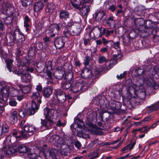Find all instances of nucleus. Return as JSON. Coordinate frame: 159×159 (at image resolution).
<instances>
[{"mask_svg":"<svg viewBox=\"0 0 159 159\" xmlns=\"http://www.w3.org/2000/svg\"><path fill=\"white\" fill-rule=\"evenodd\" d=\"M12 18L10 17L6 18L4 20L5 24L7 26L10 25L12 23Z\"/></svg>","mask_w":159,"mask_h":159,"instance_id":"09e8293b","label":"nucleus"},{"mask_svg":"<svg viewBox=\"0 0 159 159\" xmlns=\"http://www.w3.org/2000/svg\"><path fill=\"white\" fill-rule=\"evenodd\" d=\"M3 100V99L2 100V99H0V108H1L0 110V113H2L4 110L3 107L4 105H5V104Z\"/></svg>","mask_w":159,"mask_h":159,"instance_id":"5fc2aeb1","label":"nucleus"},{"mask_svg":"<svg viewBox=\"0 0 159 159\" xmlns=\"http://www.w3.org/2000/svg\"><path fill=\"white\" fill-rule=\"evenodd\" d=\"M135 72L139 76H142L143 80L146 81H148V80L147 81V79H146L144 75V70L143 69H140V68H138L136 69L135 70Z\"/></svg>","mask_w":159,"mask_h":159,"instance_id":"4c0bfd02","label":"nucleus"},{"mask_svg":"<svg viewBox=\"0 0 159 159\" xmlns=\"http://www.w3.org/2000/svg\"><path fill=\"white\" fill-rule=\"evenodd\" d=\"M21 79L22 82L28 83L30 82L31 80V76L27 73L24 74L21 76Z\"/></svg>","mask_w":159,"mask_h":159,"instance_id":"cd10ccee","label":"nucleus"},{"mask_svg":"<svg viewBox=\"0 0 159 159\" xmlns=\"http://www.w3.org/2000/svg\"><path fill=\"white\" fill-rule=\"evenodd\" d=\"M111 104L112 107L114 109L117 110H120L122 106V104L120 102L115 101H112Z\"/></svg>","mask_w":159,"mask_h":159,"instance_id":"e433bc0d","label":"nucleus"},{"mask_svg":"<svg viewBox=\"0 0 159 159\" xmlns=\"http://www.w3.org/2000/svg\"><path fill=\"white\" fill-rule=\"evenodd\" d=\"M136 12L139 16H140L143 15L144 12L143 7L142 6L137 7L136 10Z\"/></svg>","mask_w":159,"mask_h":159,"instance_id":"c03bdc74","label":"nucleus"},{"mask_svg":"<svg viewBox=\"0 0 159 159\" xmlns=\"http://www.w3.org/2000/svg\"><path fill=\"white\" fill-rule=\"evenodd\" d=\"M98 150L96 149L91 153V156L94 157V158H97L99 156L98 152Z\"/></svg>","mask_w":159,"mask_h":159,"instance_id":"bf43d9fd","label":"nucleus"},{"mask_svg":"<svg viewBox=\"0 0 159 159\" xmlns=\"http://www.w3.org/2000/svg\"><path fill=\"white\" fill-rule=\"evenodd\" d=\"M72 82L69 81H63L61 83V87L64 90H67L72 85Z\"/></svg>","mask_w":159,"mask_h":159,"instance_id":"f704fd0d","label":"nucleus"},{"mask_svg":"<svg viewBox=\"0 0 159 159\" xmlns=\"http://www.w3.org/2000/svg\"><path fill=\"white\" fill-rule=\"evenodd\" d=\"M106 16L105 13L102 11H98L95 13V18L98 21H101L104 18H105Z\"/></svg>","mask_w":159,"mask_h":159,"instance_id":"f3484780","label":"nucleus"},{"mask_svg":"<svg viewBox=\"0 0 159 159\" xmlns=\"http://www.w3.org/2000/svg\"><path fill=\"white\" fill-rule=\"evenodd\" d=\"M13 39L9 43H11L12 45L14 44L15 41L19 44L21 43L24 41L25 40V36L20 31H19L18 34L17 36H16L15 33L13 35Z\"/></svg>","mask_w":159,"mask_h":159,"instance_id":"6e6552de","label":"nucleus"},{"mask_svg":"<svg viewBox=\"0 0 159 159\" xmlns=\"http://www.w3.org/2000/svg\"><path fill=\"white\" fill-rule=\"evenodd\" d=\"M28 157L31 159H43L40 156L35 153H29L28 155Z\"/></svg>","mask_w":159,"mask_h":159,"instance_id":"79ce46f5","label":"nucleus"},{"mask_svg":"<svg viewBox=\"0 0 159 159\" xmlns=\"http://www.w3.org/2000/svg\"><path fill=\"white\" fill-rule=\"evenodd\" d=\"M64 68L65 70H66L67 71L68 70H70L72 69V66L69 64H67L64 66Z\"/></svg>","mask_w":159,"mask_h":159,"instance_id":"69168bd1","label":"nucleus"},{"mask_svg":"<svg viewBox=\"0 0 159 159\" xmlns=\"http://www.w3.org/2000/svg\"><path fill=\"white\" fill-rule=\"evenodd\" d=\"M80 74L82 77L85 79L91 78L92 76L91 70L86 68H85L82 70Z\"/></svg>","mask_w":159,"mask_h":159,"instance_id":"f8f14e48","label":"nucleus"},{"mask_svg":"<svg viewBox=\"0 0 159 159\" xmlns=\"http://www.w3.org/2000/svg\"><path fill=\"white\" fill-rule=\"evenodd\" d=\"M88 129L91 134H93L102 135L103 134V132L98 129V127L92 124H89Z\"/></svg>","mask_w":159,"mask_h":159,"instance_id":"9d476101","label":"nucleus"},{"mask_svg":"<svg viewBox=\"0 0 159 159\" xmlns=\"http://www.w3.org/2000/svg\"><path fill=\"white\" fill-rule=\"evenodd\" d=\"M44 2L48 4L46 11L47 12H52L55 8L54 5L51 2L53 0H44Z\"/></svg>","mask_w":159,"mask_h":159,"instance_id":"6ab92c4d","label":"nucleus"},{"mask_svg":"<svg viewBox=\"0 0 159 159\" xmlns=\"http://www.w3.org/2000/svg\"><path fill=\"white\" fill-rule=\"evenodd\" d=\"M54 44L57 48L60 49L64 46L65 42L62 37H59L56 39Z\"/></svg>","mask_w":159,"mask_h":159,"instance_id":"dca6fc26","label":"nucleus"},{"mask_svg":"<svg viewBox=\"0 0 159 159\" xmlns=\"http://www.w3.org/2000/svg\"><path fill=\"white\" fill-rule=\"evenodd\" d=\"M44 4L41 1H38L34 4V9L35 11L38 12L42 10L44 7Z\"/></svg>","mask_w":159,"mask_h":159,"instance_id":"aec40b11","label":"nucleus"},{"mask_svg":"<svg viewBox=\"0 0 159 159\" xmlns=\"http://www.w3.org/2000/svg\"><path fill=\"white\" fill-rule=\"evenodd\" d=\"M53 120L49 119L46 120L41 119V124L42 126L44 127L46 129H48L53 124Z\"/></svg>","mask_w":159,"mask_h":159,"instance_id":"2eb2a0df","label":"nucleus"},{"mask_svg":"<svg viewBox=\"0 0 159 159\" xmlns=\"http://www.w3.org/2000/svg\"><path fill=\"white\" fill-rule=\"evenodd\" d=\"M91 58L88 56H86L85 57V59L84 63V64L85 66H88L89 65V62L91 61Z\"/></svg>","mask_w":159,"mask_h":159,"instance_id":"6e6d98bb","label":"nucleus"},{"mask_svg":"<svg viewBox=\"0 0 159 159\" xmlns=\"http://www.w3.org/2000/svg\"><path fill=\"white\" fill-rule=\"evenodd\" d=\"M78 121L77 125L78 127L81 128L84 125V123L82 120L80 119H77L76 120V122Z\"/></svg>","mask_w":159,"mask_h":159,"instance_id":"0e129e2a","label":"nucleus"},{"mask_svg":"<svg viewBox=\"0 0 159 159\" xmlns=\"http://www.w3.org/2000/svg\"><path fill=\"white\" fill-rule=\"evenodd\" d=\"M114 31L112 30H107L105 34V36L106 37H108L111 34H113L114 33Z\"/></svg>","mask_w":159,"mask_h":159,"instance_id":"774afa93","label":"nucleus"},{"mask_svg":"<svg viewBox=\"0 0 159 159\" xmlns=\"http://www.w3.org/2000/svg\"><path fill=\"white\" fill-rule=\"evenodd\" d=\"M58 107L56 105L55 108L51 109L46 107L43 109V114L45 116V119H49L52 120L54 116L55 112L56 111L58 113L59 111L58 109Z\"/></svg>","mask_w":159,"mask_h":159,"instance_id":"39448f33","label":"nucleus"},{"mask_svg":"<svg viewBox=\"0 0 159 159\" xmlns=\"http://www.w3.org/2000/svg\"><path fill=\"white\" fill-rule=\"evenodd\" d=\"M7 64V67L8 70L10 72L11 71V66L13 60L11 59H7L5 60Z\"/></svg>","mask_w":159,"mask_h":159,"instance_id":"a18cd8bd","label":"nucleus"},{"mask_svg":"<svg viewBox=\"0 0 159 159\" xmlns=\"http://www.w3.org/2000/svg\"><path fill=\"white\" fill-rule=\"evenodd\" d=\"M135 144V142H132L129 144L124 147L121 150V152H123L121 154H123L124 153L127 152L129 151H131L133 148Z\"/></svg>","mask_w":159,"mask_h":159,"instance_id":"a211bd4d","label":"nucleus"},{"mask_svg":"<svg viewBox=\"0 0 159 159\" xmlns=\"http://www.w3.org/2000/svg\"><path fill=\"white\" fill-rule=\"evenodd\" d=\"M64 74V72H63L58 71L55 73L54 75L56 76V78L57 79H61L63 77Z\"/></svg>","mask_w":159,"mask_h":159,"instance_id":"49530a36","label":"nucleus"},{"mask_svg":"<svg viewBox=\"0 0 159 159\" xmlns=\"http://www.w3.org/2000/svg\"><path fill=\"white\" fill-rule=\"evenodd\" d=\"M0 128L3 134L7 133L9 130V126L5 122L3 123L2 125H0Z\"/></svg>","mask_w":159,"mask_h":159,"instance_id":"473e14b6","label":"nucleus"},{"mask_svg":"<svg viewBox=\"0 0 159 159\" xmlns=\"http://www.w3.org/2000/svg\"><path fill=\"white\" fill-rule=\"evenodd\" d=\"M74 23L72 22H70L68 23V24L67 25V26L66 27V29L65 30V31L67 30L68 29H69L70 30V29L71 28L72 29V27L74 26Z\"/></svg>","mask_w":159,"mask_h":159,"instance_id":"e2e57ef3","label":"nucleus"},{"mask_svg":"<svg viewBox=\"0 0 159 159\" xmlns=\"http://www.w3.org/2000/svg\"><path fill=\"white\" fill-rule=\"evenodd\" d=\"M17 151H19L21 153H26L29 151L28 148L23 145L19 146L18 148H17Z\"/></svg>","mask_w":159,"mask_h":159,"instance_id":"c9c22d12","label":"nucleus"},{"mask_svg":"<svg viewBox=\"0 0 159 159\" xmlns=\"http://www.w3.org/2000/svg\"><path fill=\"white\" fill-rule=\"evenodd\" d=\"M17 147L16 146H10L4 149L5 155H11L17 151Z\"/></svg>","mask_w":159,"mask_h":159,"instance_id":"4468645a","label":"nucleus"},{"mask_svg":"<svg viewBox=\"0 0 159 159\" xmlns=\"http://www.w3.org/2000/svg\"><path fill=\"white\" fill-rule=\"evenodd\" d=\"M130 81V80H127L126 81V85L128 87L127 93L126 94V98L128 100L132 98L135 97L139 88L138 86L134 84L129 85L128 84H129Z\"/></svg>","mask_w":159,"mask_h":159,"instance_id":"f03ea898","label":"nucleus"},{"mask_svg":"<svg viewBox=\"0 0 159 159\" xmlns=\"http://www.w3.org/2000/svg\"><path fill=\"white\" fill-rule=\"evenodd\" d=\"M17 102L16 101L13 99H11L9 102V104L12 106H15L17 105Z\"/></svg>","mask_w":159,"mask_h":159,"instance_id":"680f3d73","label":"nucleus"},{"mask_svg":"<svg viewBox=\"0 0 159 159\" xmlns=\"http://www.w3.org/2000/svg\"><path fill=\"white\" fill-rule=\"evenodd\" d=\"M102 41L104 44H108L106 46L108 48H111L113 46V42L111 40H107L104 38H102Z\"/></svg>","mask_w":159,"mask_h":159,"instance_id":"a19ab883","label":"nucleus"},{"mask_svg":"<svg viewBox=\"0 0 159 159\" xmlns=\"http://www.w3.org/2000/svg\"><path fill=\"white\" fill-rule=\"evenodd\" d=\"M48 152L49 159H57V151L56 150H49Z\"/></svg>","mask_w":159,"mask_h":159,"instance_id":"2f4dec72","label":"nucleus"},{"mask_svg":"<svg viewBox=\"0 0 159 159\" xmlns=\"http://www.w3.org/2000/svg\"><path fill=\"white\" fill-rule=\"evenodd\" d=\"M52 93V89L50 88H44L43 90V96L47 98L49 97Z\"/></svg>","mask_w":159,"mask_h":159,"instance_id":"393cba45","label":"nucleus"},{"mask_svg":"<svg viewBox=\"0 0 159 159\" xmlns=\"http://www.w3.org/2000/svg\"><path fill=\"white\" fill-rule=\"evenodd\" d=\"M49 141L57 147L60 146L61 144H65L66 143V141H63L62 139L57 134L52 136L49 138Z\"/></svg>","mask_w":159,"mask_h":159,"instance_id":"0eeeda50","label":"nucleus"},{"mask_svg":"<svg viewBox=\"0 0 159 159\" xmlns=\"http://www.w3.org/2000/svg\"><path fill=\"white\" fill-rule=\"evenodd\" d=\"M21 131H15L12 133V135L13 136L15 137L16 139L20 138L21 137H22L21 134H20V132Z\"/></svg>","mask_w":159,"mask_h":159,"instance_id":"603ef678","label":"nucleus"},{"mask_svg":"<svg viewBox=\"0 0 159 159\" xmlns=\"http://www.w3.org/2000/svg\"><path fill=\"white\" fill-rule=\"evenodd\" d=\"M82 8L80 9V11L83 16H87L90 11L89 5H83Z\"/></svg>","mask_w":159,"mask_h":159,"instance_id":"4be33fe9","label":"nucleus"},{"mask_svg":"<svg viewBox=\"0 0 159 159\" xmlns=\"http://www.w3.org/2000/svg\"><path fill=\"white\" fill-rule=\"evenodd\" d=\"M73 74L72 72H69L66 75V78L67 81L71 82H72Z\"/></svg>","mask_w":159,"mask_h":159,"instance_id":"3c124183","label":"nucleus"},{"mask_svg":"<svg viewBox=\"0 0 159 159\" xmlns=\"http://www.w3.org/2000/svg\"><path fill=\"white\" fill-rule=\"evenodd\" d=\"M106 20V25L108 29H111L115 28L116 25V21L114 20L113 16H110L108 19H103Z\"/></svg>","mask_w":159,"mask_h":159,"instance_id":"9b49d317","label":"nucleus"},{"mask_svg":"<svg viewBox=\"0 0 159 159\" xmlns=\"http://www.w3.org/2000/svg\"><path fill=\"white\" fill-rule=\"evenodd\" d=\"M21 52L19 49H18L17 52V55L16 59L17 61V65L19 66H24L25 65V63L24 62H22L20 61V60L19 57L21 55Z\"/></svg>","mask_w":159,"mask_h":159,"instance_id":"bb28decb","label":"nucleus"},{"mask_svg":"<svg viewBox=\"0 0 159 159\" xmlns=\"http://www.w3.org/2000/svg\"><path fill=\"white\" fill-rule=\"evenodd\" d=\"M127 73L126 71L124 72L122 74H120V75H117L116 76V77L118 79L121 80L124 78H125L126 76Z\"/></svg>","mask_w":159,"mask_h":159,"instance_id":"4d7b16f0","label":"nucleus"},{"mask_svg":"<svg viewBox=\"0 0 159 159\" xmlns=\"http://www.w3.org/2000/svg\"><path fill=\"white\" fill-rule=\"evenodd\" d=\"M39 105L37 104L36 102L33 101L31 108L27 109L26 111L25 110H21L19 112V114L21 117H24L26 114L30 116L34 115L39 109Z\"/></svg>","mask_w":159,"mask_h":159,"instance_id":"f257e3e1","label":"nucleus"},{"mask_svg":"<svg viewBox=\"0 0 159 159\" xmlns=\"http://www.w3.org/2000/svg\"><path fill=\"white\" fill-rule=\"evenodd\" d=\"M9 89L8 87L3 86L0 83V99H3L5 103L9 96Z\"/></svg>","mask_w":159,"mask_h":159,"instance_id":"423d86ee","label":"nucleus"},{"mask_svg":"<svg viewBox=\"0 0 159 159\" xmlns=\"http://www.w3.org/2000/svg\"><path fill=\"white\" fill-rule=\"evenodd\" d=\"M23 129L20 132L22 137L27 138L32 135L35 131V128L28 124H25L23 127Z\"/></svg>","mask_w":159,"mask_h":159,"instance_id":"20e7f679","label":"nucleus"},{"mask_svg":"<svg viewBox=\"0 0 159 159\" xmlns=\"http://www.w3.org/2000/svg\"><path fill=\"white\" fill-rule=\"evenodd\" d=\"M62 92H64L59 89H55L54 90V93L57 97H58V95L61 96V94H62Z\"/></svg>","mask_w":159,"mask_h":159,"instance_id":"052dcab7","label":"nucleus"},{"mask_svg":"<svg viewBox=\"0 0 159 159\" xmlns=\"http://www.w3.org/2000/svg\"><path fill=\"white\" fill-rule=\"evenodd\" d=\"M66 25L65 23H63L62 24L59 23L58 24H54L52 25V26L53 29L54 31L56 30V33H58L59 32L60 30L62 28L63 26H65Z\"/></svg>","mask_w":159,"mask_h":159,"instance_id":"c756f323","label":"nucleus"},{"mask_svg":"<svg viewBox=\"0 0 159 159\" xmlns=\"http://www.w3.org/2000/svg\"><path fill=\"white\" fill-rule=\"evenodd\" d=\"M147 127L146 126H145L141 128L134 129L132 131V133H134V132L136 131H139L140 133H147L149 131V129H148V128H147Z\"/></svg>","mask_w":159,"mask_h":159,"instance_id":"37998d69","label":"nucleus"},{"mask_svg":"<svg viewBox=\"0 0 159 159\" xmlns=\"http://www.w3.org/2000/svg\"><path fill=\"white\" fill-rule=\"evenodd\" d=\"M108 59L106 58L104 56H101L99 57L98 61V62L100 63H102L104 62H108Z\"/></svg>","mask_w":159,"mask_h":159,"instance_id":"8fccbe9b","label":"nucleus"},{"mask_svg":"<svg viewBox=\"0 0 159 159\" xmlns=\"http://www.w3.org/2000/svg\"><path fill=\"white\" fill-rule=\"evenodd\" d=\"M80 25L77 24L76 25H75L70 29V30L68 29L67 30L65 31L64 32V34H69L75 36L77 35L80 32L81 29L80 28Z\"/></svg>","mask_w":159,"mask_h":159,"instance_id":"1a4fd4ad","label":"nucleus"},{"mask_svg":"<svg viewBox=\"0 0 159 159\" xmlns=\"http://www.w3.org/2000/svg\"><path fill=\"white\" fill-rule=\"evenodd\" d=\"M30 18L28 16H26L25 17L24 23V26L25 27H29V25L28 23L30 21Z\"/></svg>","mask_w":159,"mask_h":159,"instance_id":"864d4df0","label":"nucleus"},{"mask_svg":"<svg viewBox=\"0 0 159 159\" xmlns=\"http://www.w3.org/2000/svg\"><path fill=\"white\" fill-rule=\"evenodd\" d=\"M136 94L135 97L137 96L140 99L143 100L145 98L146 96L145 90L143 89L142 91H141L140 89H139V90H138Z\"/></svg>","mask_w":159,"mask_h":159,"instance_id":"7c9ffc66","label":"nucleus"},{"mask_svg":"<svg viewBox=\"0 0 159 159\" xmlns=\"http://www.w3.org/2000/svg\"><path fill=\"white\" fill-rule=\"evenodd\" d=\"M17 86L19 88L21 92L24 93H29L31 89V87L29 86H23L21 84H18Z\"/></svg>","mask_w":159,"mask_h":159,"instance_id":"5701e85b","label":"nucleus"},{"mask_svg":"<svg viewBox=\"0 0 159 159\" xmlns=\"http://www.w3.org/2000/svg\"><path fill=\"white\" fill-rule=\"evenodd\" d=\"M11 116L10 117V120L11 123L14 124L17 122L18 120L17 117V112L14 111L11 112Z\"/></svg>","mask_w":159,"mask_h":159,"instance_id":"412c9836","label":"nucleus"},{"mask_svg":"<svg viewBox=\"0 0 159 159\" xmlns=\"http://www.w3.org/2000/svg\"><path fill=\"white\" fill-rule=\"evenodd\" d=\"M54 31L52 26L51 25L46 30V35H48L51 37H54L55 36V34L56 32L54 33Z\"/></svg>","mask_w":159,"mask_h":159,"instance_id":"a878e982","label":"nucleus"},{"mask_svg":"<svg viewBox=\"0 0 159 159\" xmlns=\"http://www.w3.org/2000/svg\"><path fill=\"white\" fill-rule=\"evenodd\" d=\"M88 84L87 83L82 79H80L76 81L75 83L73 84L71 88V90L74 93H76L82 88H87Z\"/></svg>","mask_w":159,"mask_h":159,"instance_id":"7ed1b4c3","label":"nucleus"},{"mask_svg":"<svg viewBox=\"0 0 159 159\" xmlns=\"http://www.w3.org/2000/svg\"><path fill=\"white\" fill-rule=\"evenodd\" d=\"M14 8L11 4H7L6 5L5 14L9 17L12 16L15 12Z\"/></svg>","mask_w":159,"mask_h":159,"instance_id":"ddd939ff","label":"nucleus"},{"mask_svg":"<svg viewBox=\"0 0 159 159\" xmlns=\"http://www.w3.org/2000/svg\"><path fill=\"white\" fill-rule=\"evenodd\" d=\"M148 107L149 108V111L150 112L156 111L159 108V102L154 103L148 106Z\"/></svg>","mask_w":159,"mask_h":159,"instance_id":"72a5a7b5","label":"nucleus"},{"mask_svg":"<svg viewBox=\"0 0 159 159\" xmlns=\"http://www.w3.org/2000/svg\"><path fill=\"white\" fill-rule=\"evenodd\" d=\"M33 0H22V5L25 7L31 4Z\"/></svg>","mask_w":159,"mask_h":159,"instance_id":"de8ad7c7","label":"nucleus"},{"mask_svg":"<svg viewBox=\"0 0 159 159\" xmlns=\"http://www.w3.org/2000/svg\"><path fill=\"white\" fill-rule=\"evenodd\" d=\"M43 40L44 41V43L46 45H48L50 41V39L49 37H48L47 35H46L43 38Z\"/></svg>","mask_w":159,"mask_h":159,"instance_id":"13d9d810","label":"nucleus"},{"mask_svg":"<svg viewBox=\"0 0 159 159\" xmlns=\"http://www.w3.org/2000/svg\"><path fill=\"white\" fill-rule=\"evenodd\" d=\"M69 13L66 11L62 10L60 12L59 17L60 18L66 19L69 17Z\"/></svg>","mask_w":159,"mask_h":159,"instance_id":"58836bf2","label":"nucleus"},{"mask_svg":"<svg viewBox=\"0 0 159 159\" xmlns=\"http://www.w3.org/2000/svg\"><path fill=\"white\" fill-rule=\"evenodd\" d=\"M41 95H40V93L38 91H35L34 92L31 96V98L33 100H38V102L39 104L41 102V101L40 100Z\"/></svg>","mask_w":159,"mask_h":159,"instance_id":"b1692460","label":"nucleus"},{"mask_svg":"<svg viewBox=\"0 0 159 159\" xmlns=\"http://www.w3.org/2000/svg\"><path fill=\"white\" fill-rule=\"evenodd\" d=\"M93 0H84L83 2V5H85V4H88L89 6L92 4Z\"/></svg>","mask_w":159,"mask_h":159,"instance_id":"338daca9","label":"nucleus"},{"mask_svg":"<svg viewBox=\"0 0 159 159\" xmlns=\"http://www.w3.org/2000/svg\"><path fill=\"white\" fill-rule=\"evenodd\" d=\"M70 2L73 7L77 9H80V6L82 0H70Z\"/></svg>","mask_w":159,"mask_h":159,"instance_id":"c85d7f7f","label":"nucleus"},{"mask_svg":"<svg viewBox=\"0 0 159 159\" xmlns=\"http://www.w3.org/2000/svg\"><path fill=\"white\" fill-rule=\"evenodd\" d=\"M57 98L60 102H63L65 101L66 98L65 93V92H62L61 95V96L58 95V97H57Z\"/></svg>","mask_w":159,"mask_h":159,"instance_id":"ea45409f","label":"nucleus"}]
</instances>
